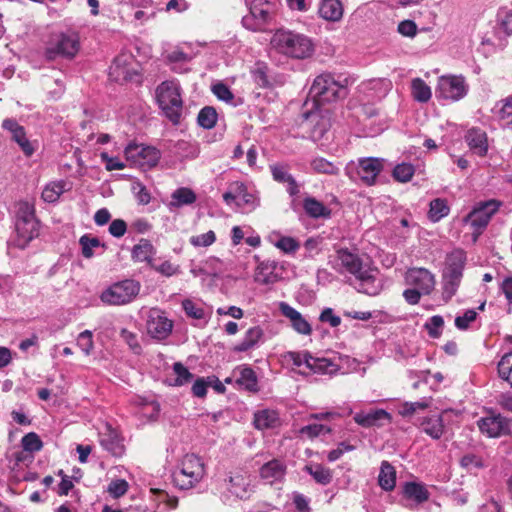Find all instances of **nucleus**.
Masks as SVG:
<instances>
[{"instance_id":"obj_38","label":"nucleus","mask_w":512,"mask_h":512,"mask_svg":"<svg viewBox=\"0 0 512 512\" xmlns=\"http://www.w3.org/2000/svg\"><path fill=\"white\" fill-rule=\"evenodd\" d=\"M449 206L444 199H434L430 202V209L428 212L429 219L433 222H437L449 213Z\"/></svg>"},{"instance_id":"obj_64","label":"nucleus","mask_w":512,"mask_h":512,"mask_svg":"<svg viewBox=\"0 0 512 512\" xmlns=\"http://www.w3.org/2000/svg\"><path fill=\"white\" fill-rule=\"evenodd\" d=\"M499 28L508 36L512 35V12H504L499 16Z\"/></svg>"},{"instance_id":"obj_10","label":"nucleus","mask_w":512,"mask_h":512,"mask_svg":"<svg viewBox=\"0 0 512 512\" xmlns=\"http://www.w3.org/2000/svg\"><path fill=\"white\" fill-rule=\"evenodd\" d=\"M124 154L128 161L143 170L156 166L161 157L160 151L155 147L136 143H130Z\"/></svg>"},{"instance_id":"obj_29","label":"nucleus","mask_w":512,"mask_h":512,"mask_svg":"<svg viewBox=\"0 0 512 512\" xmlns=\"http://www.w3.org/2000/svg\"><path fill=\"white\" fill-rule=\"evenodd\" d=\"M280 424V418L276 411L265 409L255 413L254 425L257 429L264 430L274 428Z\"/></svg>"},{"instance_id":"obj_2","label":"nucleus","mask_w":512,"mask_h":512,"mask_svg":"<svg viewBox=\"0 0 512 512\" xmlns=\"http://www.w3.org/2000/svg\"><path fill=\"white\" fill-rule=\"evenodd\" d=\"M337 258L347 272L353 275L351 284L361 293L375 296L380 293L382 285L374 272L365 269L358 255L351 253L348 249H339Z\"/></svg>"},{"instance_id":"obj_19","label":"nucleus","mask_w":512,"mask_h":512,"mask_svg":"<svg viewBox=\"0 0 512 512\" xmlns=\"http://www.w3.org/2000/svg\"><path fill=\"white\" fill-rule=\"evenodd\" d=\"M278 263L274 260H264L256 268L254 279L263 285L274 284L280 279Z\"/></svg>"},{"instance_id":"obj_23","label":"nucleus","mask_w":512,"mask_h":512,"mask_svg":"<svg viewBox=\"0 0 512 512\" xmlns=\"http://www.w3.org/2000/svg\"><path fill=\"white\" fill-rule=\"evenodd\" d=\"M286 465L279 459H273L260 468V476L268 483L280 482L286 474Z\"/></svg>"},{"instance_id":"obj_44","label":"nucleus","mask_w":512,"mask_h":512,"mask_svg":"<svg viewBox=\"0 0 512 512\" xmlns=\"http://www.w3.org/2000/svg\"><path fill=\"white\" fill-rule=\"evenodd\" d=\"M414 166L410 163H401L395 166L393 177L395 180L405 183L411 180L414 175Z\"/></svg>"},{"instance_id":"obj_60","label":"nucleus","mask_w":512,"mask_h":512,"mask_svg":"<svg viewBox=\"0 0 512 512\" xmlns=\"http://www.w3.org/2000/svg\"><path fill=\"white\" fill-rule=\"evenodd\" d=\"M128 490V483L124 479H117L108 485V492L115 498L123 496Z\"/></svg>"},{"instance_id":"obj_46","label":"nucleus","mask_w":512,"mask_h":512,"mask_svg":"<svg viewBox=\"0 0 512 512\" xmlns=\"http://www.w3.org/2000/svg\"><path fill=\"white\" fill-rule=\"evenodd\" d=\"M274 245L286 254H293L300 248L299 242L289 236H280Z\"/></svg>"},{"instance_id":"obj_54","label":"nucleus","mask_w":512,"mask_h":512,"mask_svg":"<svg viewBox=\"0 0 512 512\" xmlns=\"http://www.w3.org/2000/svg\"><path fill=\"white\" fill-rule=\"evenodd\" d=\"M273 179L279 183H288L294 178L288 171V167L283 164H274L270 166Z\"/></svg>"},{"instance_id":"obj_17","label":"nucleus","mask_w":512,"mask_h":512,"mask_svg":"<svg viewBox=\"0 0 512 512\" xmlns=\"http://www.w3.org/2000/svg\"><path fill=\"white\" fill-rule=\"evenodd\" d=\"M279 310L283 316L289 319L292 328L299 334L310 335L312 327L302 314L286 302L279 303Z\"/></svg>"},{"instance_id":"obj_25","label":"nucleus","mask_w":512,"mask_h":512,"mask_svg":"<svg viewBox=\"0 0 512 512\" xmlns=\"http://www.w3.org/2000/svg\"><path fill=\"white\" fill-rule=\"evenodd\" d=\"M390 415L383 409L371 410L369 412H358L354 415V421L363 427L380 425L383 420H389Z\"/></svg>"},{"instance_id":"obj_59","label":"nucleus","mask_w":512,"mask_h":512,"mask_svg":"<svg viewBox=\"0 0 512 512\" xmlns=\"http://www.w3.org/2000/svg\"><path fill=\"white\" fill-rule=\"evenodd\" d=\"M477 317V312L473 309L466 310L462 316L455 318V326L459 330H466L469 328L470 323L474 322Z\"/></svg>"},{"instance_id":"obj_47","label":"nucleus","mask_w":512,"mask_h":512,"mask_svg":"<svg viewBox=\"0 0 512 512\" xmlns=\"http://www.w3.org/2000/svg\"><path fill=\"white\" fill-rule=\"evenodd\" d=\"M444 326V319L440 315H434L425 323V329L427 330L431 338H438L442 334Z\"/></svg>"},{"instance_id":"obj_45","label":"nucleus","mask_w":512,"mask_h":512,"mask_svg":"<svg viewBox=\"0 0 512 512\" xmlns=\"http://www.w3.org/2000/svg\"><path fill=\"white\" fill-rule=\"evenodd\" d=\"M236 188L239 195L237 199V207L243 208L245 205H248L249 207L254 208L256 206V199L247 191L246 186L243 183L236 182Z\"/></svg>"},{"instance_id":"obj_55","label":"nucleus","mask_w":512,"mask_h":512,"mask_svg":"<svg viewBox=\"0 0 512 512\" xmlns=\"http://www.w3.org/2000/svg\"><path fill=\"white\" fill-rule=\"evenodd\" d=\"M216 240L214 231L210 230L206 233L190 237V243L194 247H208Z\"/></svg>"},{"instance_id":"obj_27","label":"nucleus","mask_w":512,"mask_h":512,"mask_svg":"<svg viewBox=\"0 0 512 512\" xmlns=\"http://www.w3.org/2000/svg\"><path fill=\"white\" fill-rule=\"evenodd\" d=\"M264 333L261 327L254 326L249 328L241 342H239L235 347V352H245L253 348L263 337Z\"/></svg>"},{"instance_id":"obj_12","label":"nucleus","mask_w":512,"mask_h":512,"mask_svg":"<svg viewBox=\"0 0 512 512\" xmlns=\"http://www.w3.org/2000/svg\"><path fill=\"white\" fill-rule=\"evenodd\" d=\"M499 203L495 200H490L482 203L480 206L474 208L465 218V222L470 223V225L475 229L476 235L474 240L477 239V235H479L488 225L491 217L497 212L499 209Z\"/></svg>"},{"instance_id":"obj_3","label":"nucleus","mask_w":512,"mask_h":512,"mask_svg":"<svg viewBox=\"0 0 512 512\" xmlns=\"http://www.w3.org/2000/svg\"><path fill=\"white\" fill-rule=\"evenodd\" d=\"M348 84L347 77L338 76L336 78L331 73H322L314 79L309 96L317 105L344 99L348 94Z\"/></svg>"},{"instance_id":"obj_52","label":"nucleus","mask_w":512,"mask_h":512,"mask_svg":"<svg viewBox=\"0 0 512 512\" xmlns=\"http://www.w3.org/2000/svg\"><path fill=\"white\" fill-rule=\"evenodd\" d=\"M182 307L185 313L193 319H203L205 317L204 309L201 305L196 304L190 299H185L182 302Z\"/></svg>"},{"instance_id":"obj_20","label":"nucleus","mask_w":512,"mask_h":512,"mask_svg":"<svg viewBox=\"0 0 512 512\" xmlns=\"http://www.w3.org/2000/svg\"><path fill=\"white\" fill-rule=\"evenodd\" d=\"M100 444L106 451L111 453V455H113L114 457H121L125 453L123 439L120 437L117 431H115L111 427H108L106 432L101 434Z\"/></svg>"},{"instance_id":"obj_56","label":"nucleus","mask_w":512,"mask_h":512,"mask_svg":"<svg viewBox=\"0 0 512 512\" xmlns=\"http://www.w3.org/2000/svg\"><path fill=\"white\" fill-rule=\"evenodd\" d=\"M36 220L34 206L28 202L18 204L16 221Z\"/></svg>"},{"instance_id":"obj_57","label":"nucleus","mask_w":512,"mask_h":512,"mask_svg":"<svg viewBox=\"0 0 512 512\" xmlns=\"http://www.w3.org/2000/svg\"><path fill=\"white\" fill-rule=\"evenodd\" d=\"M428 406L429 403L425 400L417 402H406L401 406L399 413L404 417H408L413 415L417 410H425L428 408Z\"/></svg>"},{"instance_id":"obj_36","label":"nucleus","mask_w":512,"mask_h":512,"mask_svg":"<svg viewBox=\"0 0 512 512\" xmlns=\"http://www.w3.org/2000/svg\"><path fill=\"white\" fill-rule=\"evenodd\" d=\"M411 90L413 98L418 102L426 103L431 99V89L421 78L412 80Z\"/></svg>"},{"instance_id":"obj_9","label":"nucleus","mask_w":512,"mask_h":512,"mask_svg":"<svg viewBox=\"0 0 512 512\" xmlns=\"http://www.w3.org/2000/svg\"><path fill=\"white\" fill-rule=\"evenodd\" d=\"M80 48L79 37L75 33H62L56 36L48 44L45 55L48 60H54L57 57L72 59L78 53Z\"/></svg>"},{"instance_id":"obj_1","label":"nucleus","mask_w":512,"mask_h":512,"mask_svg":"<svg viewBox=\"0 0 512 512\" xmlns=\"http://www.w3.org/2000/svg\"><path fill=\"white\" fill-rule=\"evenodd\" d=\"M270 45L276 53L295 60L308 59L315 51L314 42L310 37L284 28L274 32Z\"/></svg>"},{"instance_id":"obj_7","label":"nucleus","mask_w":512,"mask_h":512,"mask_svg":"<svg viewBox=\"0 0 512 512\" xmlns=\"http://www.w3.org/2000/svg\"><path fill=\"white\" fill-rule=\"evenodd\" d=\"M140 284L127 279L111 285L102 292L100 299L108 305H124L131 302L139 293Z\"/></svg>"},{"instance_id":"obj_50","label":"nucleus","mask_w":512,"mask_h":512,"mask_svg":"<svg viewBox=\"0 0 512 512\" xmlns=\"http://www.w3.org/2000/svg\"><path fill=\"white\" fill-rule=\"evenodd\" d=\"M173 371L176 375L174 383L176 386H182L184 384H187L193 378V374L190 373L189 370L180 362H176L173 364Z\"/></svg>"},{"instance_id":"obj_4","label":"nucleus","mask_w":512,"mask_h":512,"mask_svg":"<svg viewBox=\"0 0 512 512\" xmlns=\"http://www.w3.org/2000/svg\"><path fill=\"white\" fill-rule=\"evenodd\" d=\"M156 98L164 115L173 124H178L183 107L179 82L177 80L162 82L156 89Z\"/></svg>"},{"instance_id":"obj_48","label":"nucleus","mask_w":512,"mask_h":512,"mask_svg":"<svg viewBox=\"0 0 512 512\" xmlns=\"http://www.w3.org/2000/svg\"><path fill=\"white\" fill-rule=\"evenodd\" d=\"M79 243L81 245L82 255L87 259L93 257V248L99 247L101 245L98 238L90 237L88 235L81 236Z\"/></svg>"},{"instance_id":"obj_22","label":"nucleus","mask_w":512,"mask_h":512,"mask_svg":"<svg viewBox=\"0 0 512 512\" xmlns=\"http://www.w3.org/2000/svg\"><path fill=\"white\" fill-rule=\"evenodd\" d=\"M15 229L17 234L16 245L25 248L32 239L38 236V221H16Z\"/></svg>"},{"instance_id":"obj_32","label":"nucleus","mask_w":512,"mask_h":512,"mask_svg":"<svg viewBox=\"0 0 512 512\" xmlns=\"http://www.w3.org/2000/svg\"><path fill=\"white\" fill-rule=\"evenodd\" d=\"M403 493L406 498L413 499L418 503H423L429 499V492L421 483L406 482L403 487Z\"/></svg>"},{"instance_id":"obj_14","label":"nucleus","mask_w":512,"mask_h":512,"mask_svg":"<svg viewBox=\"0 0 512 512\" xmlns=\"http://www.w3.org/2000/svg\"><path fill=\"white\" fill-rule=\"evenodd\" d=\"M477 424L481 433L490 438H498L510 433L509 420L500 414L483 417Z\"/></svg>"},{"instance_id":"obj_43","label":"nucleus","mask_w":512,"mask_h":512,"mask_svg":"<svg viewBox=\"0 0 512 512\" xmlns=\"http://www.w3.org/2000/svg\"><path fill=\"white\" fill-rule=\"evenodd\" d=\"M498 373L512 387V351L503 355L498 362Z\"/></svg>"},{"instance_id":"obj_40","label":"nucleus","mask_w":512,"mask_h":512,"mask_svg":"<svg viewBox=\"0 0 512 512\" xmlns=\"http://www.w3.org/2000/svg\"><path fill=\"white\" fill-rule=\"evenodd\" d=\"M197 122L199 126L204 129L213 128L217 122V112L215 108L211 106L202 108L198 113Z\"/></svg>"},{"instance_id":"obj_8","label":"nucleus","mask_w":512,"mask_h":512,"mask_svg":"<svg viewBox=\"0 0 512 512\" xmlns=\"http://www.w3.org/2000/svg\"><path fill=\"white\" fill-rule=\"evenodd\" d=\"M249 14L242 18L245 28L257 31L268 23L274 10V5L268 0H245Z\"/></svg>"},{"instance_id":"obj_21","label":"nucleus","mask_w":512,"mask_h":512,"mask_svg":"<svg viewBox=\"0 0 512 512\" xmlns=\"http://www.w3.org/2000/svg\"><path fill=\"white\" fill-rule=\"evenodd\" d=\"M465 141L470 150L478 155L485 156L488 152L487 134L480 128H471L465 135Z\"/></svg>"},{"instance_id":"obj_34","label":"nucleus","mask_w":512,"mask_h":512,"mask_svg":"<svg viewBox=\"0 0 512 512\" xmlns=\"http://www.w3.org/2000/svg\"><path fill=\"white\" fill-rule=\"evenodd\" d=\"M155 253L154 246L147 239H141L132 249V259L137 262H150Z\"/></svg>"},{"instance_id":"obj_6","label":"nucleus","mask_w":512,"mask_h":512,"mask_svg":"<svg viewBox=\"0 0 512 512\" xmlns=\"http://www.w3.org/2000/svg\"><path fill=\"white\" fill-rule=\"evenodd\" d=\"M204 475V464L194 454H187L183 457L180 468L173 473L174 483L180 489H190L198 483Z\"/></svg>"},{"instance_id":"obj_11","label":"nucleus","mask_w":512,"mask_h":512,"mask_svg":"<svg viewBox=\"0 0 512 512\" xmlns=\"http://www.w3.org/2000/svg\"><path fill=\"white\" fill-rule=\"evenodd\" d=\"M436 92L440 98L458 101L468 92V85L462 75H443L439 77Z\"/></svg>"},{"instance_id":"obj_33","label":"nucleus","mask_w":512,"mask_h":512,"mask_svg":"<svg viewBox=\"0 0 512 512\" xmlns=\"http://www.w3.org/2000/svg\"><path fill=\"white\" fill-rule=\"evenodd\" d=\"M307 361V368L312 373L333 374L337 370V365L326 358H318L311 355V360Z\"/></svg>"},{"instance_id":"obj_26","label":"nucleus","mask_w":512,"mask_h":512,"mask_svg":"<svg viewBox=\"0 0 512 512\" xmlns=\"http://www.w3.org/2000/svg\"><path fill=\"white\" fill-rule=\"evenodd\" d=\"M319 15L327 21H339L343 16V6L341 1L323 0L319 7Z\"/></svg>"},{"instance_id":"obj_41","label":"nucleus","mask_w":512,"mask_h":512,"mask_svg":"<svg viewBox=\"0 0 512 512\" xmlns=\"http://www.w3.org/2000/svg\"><path fill=\"white\" fill-rule=\"evenodd\" d=\"M21 446L24 451L34 453L43 448V442L35 432H29L21 439Z\"/></svg>"},{"instance_id":"obj_51","label":"nucleus","mask_w":512,"mask_h":512,"mask_svg":"<svg viewBox=\"0 0 512 512\" xmlns=\"http://www.w3.org/2000/svg\"><path fill=\"white\" fill-rule=\"evenodd\" d=\"M498 116L506 127L512 129V97H508L502 101Z\"/></svg>"},{"instance_id":"obj_5","label":"nucleus","mask_w":512,"mask_h":512,"mask_svg":"<svg viewBox=\"0 0 512 512\" xmlns=\"http://www.w3.org/2000/svg\"><path fill=\"white\" fill-rule=\"evenodd\" d=\"M466 263V256L462 250H454L447 257V266L442 276V297L448 302L457 292Z\"/></svg>"},{"instance_id":"obj_37","label":"nucleus","mask_w":512,"mask_h":512,"mask_svg":"<svg viewBox=\"0 0 512 512\" xmlns=\"http://www.w3.org/2000/svg\"><path fill=\"white\" fill-rule=\"evenodd\" d=\"M311 168L315 173L337 175L339 167L323 157H315L311 160Z\"/></svg>"},{"instance_id":"obj_61","label":"nucleus","mask_w":512,"mask_h":512,"mask_svg":"<svg viewBox=\"0 0 512 512\" xmlns=\"http://www.w3.org/2000/svg\"><path fill=\"white\" fill-rule=\"evenodd\" d=\"M212 91L215 94V96L222 101L230 102L233 100V94L223 83H217L212 87Z\"/></svg>"},{"instance_id":"obj_39","label":"nucleus","mask_w":512,"mask_h":512,"mask_svg":"<svg viewBox=\"0 0 512 512\" xmlns=\"http://www.w3.org/2000/svg\"><path fill=\"white\" fill-rule=\"evenodd\" d=\"M236 382L248 391H257V377L255 372L249 367H244L240 370V375Z\"/></svg>"},{"instance_id":"obj_15","label":"nucleus","mask_w":512,"mask_h":512,"mask_svg":"<svg viewBox=\"0 0 512 512\" xmlns=\"http://www.w3.org/2000/svg\"><path fill=\"white\" fill-rule=\"evenodd\" d=\"M406 284L429 295L435 287L434 275L425 268H410L405 274Z\"/></svg>"},{"instance_id":"obj_28","label":"nucleus","mask_w":512,"mask_h":512,"mask_svg":"<svg viewBox=\"0 0 512 512\" xmlns=\"http://www.w3.org/2000/svg\"><path fill=\"white\" fill-rule=\"evenodd\" d=\"M197 199L195 192L187 187H180L171 194L169 203L170 209L180 208L185 205L193 204Z\"/></svg>"},{"instance_id":"obj_16","label":"nucleus","mask_w":512,"mask_h":512,"mask_svg":"<svg viewBox=\"0 0 512 512\" xmlns=\"http://www.w3.org/2000/svg\"><path fill=\"white\" fill-rule=\"evenodd\" d=\"M383 169L379 158H361L358 160L357 175L366 185H373Z\"/></svg>"},{"instance_id":"obj_62","label":"nucleus","mask_w":512,"mask_h":512,"mask_svg":"<svg viewBox=\"0 0 512 512\" xmlns=\"http://www.w3.org/2000/svg\"><path fill=\"white\" fill-rule=\"evenodd\" d=\"M133 191L135 193V197L139 204L147 205L150 202V200H151L150 193L148 192L146 187L144 185H142L141 183H139V182L135 183L133 185Z\"/></svg>"},{"instance_id":"obj_58","label":"nucleus","mask_w":512,"mask_h":512,"mask_svg":"<svg viewBox=\"0 0 512 512\" xmlns=\"http://www.w3.org/2000/svg\"><path fill=\"white\" fill-rule=\"evenodd\" d=\"M330 431L331 429L325 425L313 423L303 426L299 432L300 434L306 435L309 438H314L322 433H330Z\"/></svg>"},{"instance_id":"obj_18","label":"nucleus","mask_w":512,"mask_h":512,"mask_svg":"<svg viewBox=\"0 0 512 512\" xmlns=\"http://www.w3.org/2000/svg\"><path fill=\"white\" fill-rule=\"evenodd\" d=\"M447 414L444 411L439 415L423 417L419 423L420 430L434 440L440 439L445 431L444 418Z\"/></svg>"},{"instance_id":"obj_13","label":"nucleus","mask_w":512,"mask_h":512,"mask_svg":"<svg viewBox=\"0 0 512 512\" xmlns=\"http://www.w3.org/2000/svg\"><path fill=\"white\" fill-rule=\"evenodd\" d=\"M173 322L158 308L149 310L147 316V333L154 339L164 340L172 332Z\"/></svg>"},{"instance_id":"obj_30","label":"nucleus","mask_w":512,"mask_h":512,"mask_svg":"<svg viewBox=\"0 0 512 512\" xmlns=\"http://www.w3.org/2000/svg\"><path fill=\"white\" fill-rule=\"evenodd\" d=\"M378 483L380 487L385 491H392L395 488L396 471L388 461H383L381 463Z\"/></svg>"},{"instance_id":"obj_49","label":"nucleus","mask_w":512,"mask_h":512,"mask_svg":"<svg viewBox=\"0 0 512 512\" xmlns=\"http://www.w3.org/2000/svg\"><path fill=\"white\" fill-rule=\"evenodd\" d=\"M12 139L20 146L23 153L27 157L32 156L35 152V146L31 141L27 139L24 128L21 130V132H17L16 134H14L12 136Z\"/></svg>"},{"instance_id":"obj_31","label":"nucleus","mask_w":512,"mask_h":512,"mask_svg":"<svg viewBox=\"0 0 512 512\" xmlns=\"http://www.w3.org/2000/svg\"><path fill=\"white\" fill-rule=\"evenodd\" d=\"M303 208L312 218H328L331 215V210L313 197L304 199Z\"/></svg>"},{"instance_id":"obj_63","label":"nucleus","mask_w":512,"mask_h":512,"mask_svg":"<svg viewBox=\"0 0 512 512\" xmlns=\"http://www.w3.org/2000/svg\"><path fill=\"white\" fill-rule=\"evenodd\" d=\"M127 231V224L122 219H115L110 223L109 226V233L116 237L120 238L122 237Z\"/></svg>"},{"instance_id":"obj_24","label":"nucleus","mask_w":512,"mask_h":512,"mask_svg":"<svg viewBox=\"0 0 512 512\" xmlns=\"http://www.w3.org/2000/svg\"><path fill=\"white\" fill-rule=\"evenodd\" d=\"M227 489L231 494L241 500L248 499L252 492L250 481L243 475H235L229 477L227 482Z\"/></svg>"},{"instance_id":"obj_42","label":"nucleus","mask_w":512,"mask_h":512,"mask_svg":"<svg viewBox=\"0 0 512 512\" xmlns=\"http://www.w3.org/2000/svg\"><path fill=\"white\" fill-rule=\"evenodd\" d=\"M65 184L63 182H53L48 184L42 191V199L45 202L53 203L58 200L64 192Z\"/></svg>"},{"instance_id":"obj_35","label":"nucleus","mask_w":512,"mask_h":512,"mask_svg":"<svg viewBox=\"0 0 512 512\" xmlns=\"http://www.w3.org/2000/svg\"><path fill=\"white\" fill-rule=\"evenodd\" d=\"M304 470L321 485H328L332 481V472L329 468L321 464H310L304 467Z\"/></svg>"},{"instance_id":"obj_53","label":"nucleus","mask_w":512,"mask_h":512,"mask_svg":"<svg viewBox=\"0 0 512 512\" xmlns=\"http://www.w3.org/2000/svg\"><path fill=\"white\" fill-rule=\"evenodd\" d=\"M77 346L86 354L90 355L94 348L93 334L90 330H85L78 335Z\"/></svg>"}]
</instances>
